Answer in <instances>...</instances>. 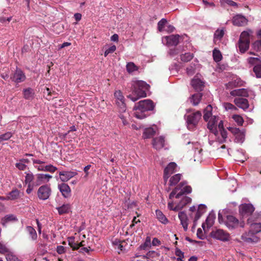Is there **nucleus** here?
Returning <instances> with one entry per match:
<instances>
[{"label": "nucleus", "mask_w": 261, "mask_h": 261, "mask_svg": "<svg viewBox=\"0 0 261 261\" xmlns=\"http://www.w3.org/2000/svg\"><path fill=\"white\" fill-rule=\"evenodd\" d=\"M77 174L74 171H61L59 172L61 180L63 181H66Z\"/></svg>", "instance_id": "nucleus-24"}, {"label": "nucleus", "mask_w": 261, "mask_h": 261, "mask_svg": "<svg viewBox=\"0 0 261 261\" xmlns=\"http://www.w3.org/2000/svg\"><path fill=\"white\" fill-rule=\"evenodd\" d=\"M256 234V233L249 230L248 233L242 234L241 239L244 242L248 243H255L258 242L259 240V238L255 235Z\"/></svg>", "instance_id": "nucleus-14"}, {"label": "nucleus", "mask_w": 261, "mask_h": 261, "mask_svg": "<svg viewBox=\"0 0 261 261\" xmlns=\"http://www.w3.org/2000/svg\"><path fill=\"white\" fill-rule=\"evenodd\" d=\"M211 235L212 238L223 242L228 241L230 240L229 234L223 229H216L213 230Z\"/></svg>", "instance_id": "nucleus-9"}, {"label": "nucleus", "mask_w": 261, "mask_h": 261, "mask_svg": "<svg viewBox=\"0 0 261 261\" xmlns=\"http://www.w3.org/2000/svg\"><path fill=\"white\" fill-rule=\"evenodd\" d=\"M253 49L258 52H261V40H257L252 44Z\"/></svg>", "instance_id": "nucleus-55"}, {"label": "nucleus", "mask_w": 261, "mask_h": 261, "mask_svg": "<svg viewBox=\"0 0 261 261\" xmlns=\"http://www.w3.org/2000/svg\"><path fill=\"white\" fill-rule=\"evenodd\" d=\"M202 114L200 111H197L188 115H185L187 126L189 130H194L197 127L199 120L201 119Z\"/></svg>", "instance_id": "nucleus-3"}, {"label": "nucleus", "mask_w": 261, "mask_h": 261, "mask_svg": "<svg viewBox=\"0 0 261 261\" xmlns=\"http://www.w3.org/2000/svg\"><path fill=\"white\" fill-rule=\"evenodd\" d=\"M223 107L227 111L231 110H237V108L232 103L229 102H225L223 103Z\"/></svg>", "instance_id": "nucleus-61"}, {"label": "nucleus", "mask_w": 261, "mask_h": 261, "mask_svg": "<svg viewBox=\"0 0 261 261\" xmlns=\"http://www.w3.org/2000/svg\"><path fill=\"white\" fill-rule=\"evenodd\" d=\"M234 102L235 105L239 108L243 109V110H246L249 107L248 101L246 98H236L234 99Z\"/></svg>", "instance_id": "nucleus-20"}, {"label": "nucleus", "mask_w": 261, "mask_h": 261, "mask_svg": "<svg viewBox=\"0 0 261 261\" xmlns=\"http://www.w3.org/2000/svg\"><path fill=\"white\" fill-rule=\"evenodd\" d=\"M204 83L200 79L197 77V76L191 81V85L197 91H201L203 90L204 87Z\"/></svg>", "instance_id": "nucleus-21"}, {"label": "nucleus", "mask_w": 261, "mask_h": 261, "mask_svg": "<svg viewBox=\"0 0 261 261\" xmlns=\"http://www.w3.org/2000/svg\"><path fill=\"white\" fill-rule=\"evenodd\" d=\"M26 231L29 233L32 240L35 241L37 239V234L36 230L32 226H28L26 227Z\"/></svg>", "instance_id": "nucleus-39"}, {"label": "nucleus", "mask_w": 261, "mask_h": 261, "mask_svg": "<svg viewBox=\"0 0 261 261\" xmlns=\"http://www.w3.org/2000/svg\"><path fill=\"white\" fill-rule=\"evenodd\" d=\"M0 253H9V249L6 246V245L0 242Z\"/></svg>", "instance_id": "nucleus-63"}, {"label": "nucleus", "mask_w": 261, "mask_h": 261, "mask_svg": "<svg viewBox=\"0 0 261 261\" xmlns=\"http://www.w3.org/2000/svg\"><path fill=\"white\" fill-rule=\"evenodd\" d=\"M12 137V133L10 132H8L4 134L0 135V143L4 141L8 140Z\"/></svg>", "instance_id": "nucleus-51"}, {"label": "nucleus", "mask_w": 261, "mask_h": 261, "mask_svg": "<svg viewBox=\"0 0 261 261\" xmlns=\"http://www.w3.org/2000/svg\"><path fill=\"white\" fill-rule=\"evenodd\" d=\"M70 205L69 204H63L61 206L57 207L59 215H64L68 214L70 211Z\"/></svg>", "instance_id": "nucleus-34"}, {"label": "nucleus", "mask_w": 261, "mask_h": 261, "mask_svg": "<svg viewBox=\"0 0 261 261\" xmlns=\"http://www.w3.org/2000/svg\"><path fill=\"white\" fill-rule=\"evenodd\" d=\"M186 184L185 181L180 182L171 192L169 198L172 199L175 196L176 198L178 199L184 194L191 193L192 188L190 186H185Z\"/></svg>", "instance_id": "nucleus-4"}, {"label": "nucleus", "mask_w": 261, "mask_h": 261, "mask_svg": "<svg viewBox=\"0 0 261 261\" xmlns=\"http://www.w3.org/2000/svg\"><path fill=\"white\" fill-rule=\"evenodd\" d=\"M244 82L240 78H237L226 84L227 89H232L234 87H241L244 85Z\"/></svg>", "instance_id": "nucleus-25"}, {"label": "nucleus", "mask_w": 261, "mask_h": 261, "mask_svg": "<svg viewBox=\"0 0 261 261\" xmlns=\"http://www.w3.org/2000/svg\"><path fill=\"white\" fill-rule=\"evenodd\" d=\"M195 72V65L191 64L187 68V73L189 75H192Z\"/></svg>", "instance_id": "nucleus-60"}, {"label": "nucleus", "mask_w": 261, "mask_h": 261, "mask_svg": "<svg viewBox=\"0 0 261 261\" xmlns=\"http://www.w3.org/2000/svg\"><path fill=\"white\" fill-rule=\"evenodd\" d=\"M250 42L239 40L238 48L241 53H244L249 47Z\"/></svg>", "instance_id": "nucleus-37"}, {"label": "nucleus", "mask_w": 261, "mask_h": 261, "mask_svg": "<svg viewBox=\"0 0 261 261\" xmlns=\"http://www.w3.org/2000/svg\"><path fill=\"white\" fill-rule=\"evenodd\" d=\"M20 197V191L15 189L8 194V199L10 200H15Z\"/></svg>", "instance_id": "nucleus-43"}, {"label": "nucleus", "mask_w": 261, "mask_h": 261, "mask_svg": "<svg viewBox=\"0 0 261 261\" xmlns=\"http://www.w3.org/2000/svg\"><path fill=\"white\" fill-rule=\"evenodd\" d=\"M69 245L72 248L73 250H77L79 249V245L78 243L74 242V237H71L68 238Z\"/></svg>", "instance_id": "nucleus-47"}, {"label": "nucleus", "mask_w": 261, "mask_h": 261, "mask_svg": "<svg viewBox=\"0 0 261 261\" xmlns=\"http://www.w3.org/2000/svg\"><path fill=\"white\" fill-rule=\"evenodd\" d=\"M24 73L19 68H16L15 72L12 74L10 79L15 83H19L23 82L25 80Z\"/></svg>", "instance_id": "nucleus-16"}, {"label": "nucleus", "mask_w": 261, "mask_h": 261, "mask_svg": "<svg viewBox=\"0 0 261 261\" xmlns=\"http://www.w3.org/2000/svg\"><path fill=\"white\" fill-rule=\"evenodd\" d=\"M126 67L127 72L129 73H132L138 70L137 66L133 62L128 63Z\"/></svg>", "instance_id": "nucleus-48"}, {"label": "nucleus", "mask_w": 261, "mask_h": 261, "mask_svg": "<svg viewBox=\"0 0 261 261\" xmlns=\"http://www.w3.org/2000/svg\"><path fill=\"white\" fill-rule=\"evenodd\" d=\"M112 244L114 246L117 247V248L121 251L124 249L123 245L121 244V241L118 239H115L112 241Z\"/></svg>", "instance_id": "nucleus-58"}, {"label": "nucleus", "mask_w": 261, "mask_h": 261, "mask_svg": "<svg viewBox=\"0 0 261 261\" xmlns=\"http://www.w3.org/2000/svg\"><path fill=\"white\" fill-rule=\"evenodd\" d=\"M7 261H22L17 256L12 253H8L6 255Z\"/></svg>", "instance_id": "nucleus-49"}, {"label": "nucleus", "mask_w": 261, "mask_h": 261, "mask_svg": "<svg viewBox=\"0 0 261 261\" xmlns=\"http://www.w3.org/2000/svg\"><path fill=\"white\" fill-rule=\"evenodd\" d=\"M232 118L234 121L238 124V125L241 126L244 122L243 118L239 115H233Z\"/></svg>", "instance_id": "nucleus-53"}, {"label": "nucleus", "mask_w": 261, "mask_h": 261, "mask_svg": "<svg viewBox=\"0 0 261 261\" xmlns=\"http://www.w3.org/2000/svg\"><path fill=\"white\" fill-rule=\"evenodd\" d=\"M247 224H250V231L256 233L261 231L260 223H252L250 218H249L247 220Z\"/></svg>", "instance_id": "nucleus-27"}, {"label": "nucleus", "mask_w": 261, "mask_h": 261, "mask_svg": "<svg viewBox=\"0 0 261 261\" xmlns=\"http://www.w3.org/2000/svg\"><path fill=\"white\" fill-rule=\"evenodd\" d=\"M212 107L211 105H208L204 110L203 119L205 121H208L210 119L212 116Z\"/></svg>", "instance_id": "nucleus-35"}, {"label": "nucleus", "mask_w": 261, "mask_h": 261, "mask_svg": "<svg viewBox=\"0 0 261 261\" xmlns=\"http://www.w3.org/2000/svg\"><path fill=\"white\" fill-rule=\"evenodd\" d=\"M154 107V105L152 100L144 99L136 103L133 109L136 111L135 115L137 118L143 119L148 115L146 113L152 110Z\"/></svg>", "instance_id": "nucleus-2"}, {"label": "nucleus", "mask_w": 261, "mask_h": 261, "mask_svg": "<svg viewBox=\"0 0 261 261\" xmlns=\"http://www.w3.org/2000/svg\"><path fill=\"white\" fill-rule=\"evenodd\" d=\"M38 171H44V172H49L50 173H54L57 170V168L55 166H54L52 165H48L45 166H38L35 167Z\"/></svg>", "instance_id": "nucleus-29"}, {"label": "nucleus", "mask_w": 261, "mask_h": 261, "mask_svg": "<svg viewBox=\"0 0 261 261\" xmlns=\"http://www.w3.org/2000/svg\"><path fill=\"white\" fill-rule=\"evenodd\" d=\"M219 130V135L217 136H215V140L219 143H223L226 142L227 138V133L224 128L223 121L220 120L218 125Z\"/></svg>", "instance_id": "nucleus-11"}, {"label": "nucleus", "mask_w": 261, "mask_h": 261, "mask_svg": "<svg viewBox=\"0 0 261 261\" xmlns=\"http://www.w3.org/2000/svg\"><path fill=\"white\" fill-rule=\"evenodd\" d=\"M176 167L177 165L175 163L171 162L165 168L163 177L165 182L167 181V180L170 175L176 171Z\"/></svg>", "instance_id": "nucleus-15"}, {"label": "nucleus", "mask_w": 261, "mask_h": 261, "mask_svg": "<svg viewBox=\"0 0 261 261\" xmlns=\"http://www.w3.org/2000/svg\"><path fill=\"white\" fill-rule=\"evenodd\" d=\"M181 174L178 173L172 176L169 180V186H173L176 185L180 180Z\"/></svg>", "instance_id": "nucleus-42"}, {"label": "nucleus", "mask_w": 261, "mask_h": 261, "mask_svg": "<svg viewBox=\"0 0 261 261\" xmlns=\"http://www.w3.org/2000/svg\"><path fill=\"white\" fill-rule=\"evenodd\" d=\"M149 88V85L143 81H133L132 82V94L129 95L128 97L135 102L141 97H146Z\"/></svg>", "instance_id": "nucleus-1"}, {"label": "nucleus", "mask_w": 261, "mask_h": 261, "mask_svg": "<svg viewBox=\"0 0 261 261\" xmlns=\"http://www.w3.org/2000/svg\"><path fill=\"white\" fill-rule=\"evenodd\" d=\"M23 97L25 99L31 100L34 97V92L31 88L24 89L23 90Z\"/></svg>", "instance_id": "nucleus-36"}, {"label": "nucleus", "mask_w": 261, "mask_h": 261, "mask_svg": "<svg viewBox=\"0 0 261 261\" xmlns=\"http://www.w3.org/2000/svg\"><path fill=\"white\" fill-rule=\"evenodd\" d=\"M254 207L250 203L242 204L239 206V213L242 219L250 216L254 211Z\"/></svg>", "instance_id": "nucleus-8"}, {"label": "nucleus", "mask_w": 261, "mask_h": 261, "mask_svg": "<svg viewBox=\"0 0 261 261\" xmlns=\"http://www.w3.org/2000/svg\"><path fill=\"white\" fill-rule=\"evenodd\" d=\"M224 35V31L223 29H217L214 35V41L215 43H217V41H220L221 39L222 38Z\"/></svg>", "instance_id": "nucleus-38"}, {"label": "nucleus", "mask_w": 261, "mask_h": 261, "mask_svg": "<svg viewBox=\"0 0 261 261\" xmlns=\"http://www.w3.org/2000/svg\"><path fill=\"white\" fill-rule=\"evenodd\" d=\"M251 33V31H243L240 35V41L250 42V34Z\"/></svg>", "instance_id": "nucleus-44"}, {"label": "nucleus", "mask_w": 261, "mask_h": 261, "mask_svg": "<svg viewBox=\"0 0 261 261\" xmlns=\"http://www.w3.org/2000/svg\"><path fill=\"white\" fill-rule=\"evenodd\" d=\"M224 224L229 230H233L239 227L243 228L245 222L243 220L239 221L237 218L232 215H228L225 218Z\"/></svg>", "instance_id": "nucleus-5"}, {"label": "nucleus", "mask_w": 261, "mask_h": 261, "mask_svg": "<svg viewBox=\"0 0 261 261\" xmlns=\"http://www.w3.org/2000/svg\"><path fill=\"white\" fill-rule=\"evenodd\" d=\"M247 62L250 66H259L261 64V60L259 57H249L247 59Z\"/></svg>", "instance_id": "nucleus-40"}, {"label": "nucleus", "mask_w": 261, "mask_h": 261, "mask_svg": "<svg viewBox=\"0 0 261 261\" xmlns=\"http://www.w3.org/2000/svg\"><path fill=\"white\" fill-rule=\"evenodd\" d=\"M116 105L119 109L120 112H124L126 110V106L124 103V100L116 101Z\"/></svg>", "instance_id": "nucleus-54"}, {"label": "nucleus", "mask_w": 261, "mask_h": 261, "mask_svg": "<svg viewBox=\"0 0 261 261\" xmlns=\"http://www.w3.org/2000/svg\"><path fill=\"white\" fill-rule=\"evenodd\" d=\"M218 120V117L213 116L207 121V128L215 135V136H217L219 135V131L217 129V123Z\"/></svg>", "instance_id": "nucleus-12"}, {"label": "nucleus", "mask_w": 261, "mask_h": 261, "mask_svg": "<svg viewBox=\"0 0 261 261\" xmlns=\"http://www.w3.org/2000/svg\"><path fill=\"white\" fill-rule=\"evenodd\" d=\"M36 180L35 185L36 187L43 184L47 182L52 178L53 176L48 174L38 173L35 175Z\"/></svg>", "instance_id": "nucleus-17"}, {"label": "nucleus", "mask_w": 261, "mask_h": 261, "mask_svg": "<svg viewBox=\"0 0 261 261\" xmlns=\"http://www.w3.org/2000/svg\"><path fill=\"white\" fill-rule=\"evenodd\" d=\"M167 20L165 18H162L161 20H160L158 23V29L159 31L162 32L164 30V28L165 26V24L167 23Z\"/></svg>", "instance_id": "nucleus-50"}, {"label": "nucleus", "mask_w": 261, "mask_h": 261, "mask_svg": "<svg viewBox=\"0 0 261 261\" xmlns=\"http://www.w3.org/2000/svg\"><path fill=\"white\" fill-rule=\"evenodd\" d=\"M192 199L188 196H184L181 199L180 201L175 206V210L182 209L186 205L190 203Z\"/></svg>", "instance_id": "nucleus-31"}, {"label": "nucleus", "mask_w": 261, "mask_h": 261, "mask_svg": "<svg viewBox=\"0 0 261 261\" xmlns=\"http://www.w3.org/2000/svg\"><path fill=\"white\" fill-rule=\"evenodd\" d=\"M151 239L149 237L146 238L144 244L140 246V248L142 250H145L147 247L150 246Z\"/></svg>", "instance_id": "nucleus-56"}, {"label": "nucleus", "mask_w": 261, "mask_h": 261, "mask_svg": "<svg viewBox=\"0 0 261 261\" xmlns=\"http://www.w3.org/2000/svg\"><path fill=\"white\" fill-rule=\"evenodd\" d=\"M230 94L232 96L248 97V90L247 89L242 88L232 90Z\"/></svg>", "instance_id": "nucleus-26"}, {"label": "nucleus", "mask_w": 261, "mask_h": 261, "mask_svg": "<svg viewBox=\"0 0 261 261\" xmlns=\"http://www.w3.org/2000/svg\"><path fill=\"white\" fill-rule=\"evenodd\" d=\"M58 189L64 198H68L71 196V189L67 184L65 183L59 184Z\"/></svg>", "instance_id": "nucleus-18"}, {"label": "nucleus", "mask_w": 261, "mask_h": 261, "mask_svg": "<svg viewBox=\"0 0 261 261\" xmlns=\"http://www.w3.org/2000/svg\"><path fill=\"white\" fill-rule=\"evenodd\" d=\"M51 193V189L49 185H44L41 186L37 190V197L41 200L48 199Z\"/></svg>", "instance_id": "nucleus-6"}, {"label": "nucleus", "mask_w": 261, "mask_h": 261, "mask_svg": "<svg viewBox=\"0 0 261 261\" xmlns=\"http://www.w3.org/2000/svg\"><path fill=\"white\" fill-rule=\"evenodd\" d=\"M178 216L184 230L187 231L188 226V218L186 213L184 211L179 212Z\"/></svg>", "instance_id": "nucleus-23"}, {"label": "nucleus", "mask_w": 261, "mask_h": 261, "mask_svg": "<svg viewBox=\"0 0 261 261\" xmlns=\"http://www.w3.org/2000/svg\"><path fill=\"white\" fill-rule=\"evenodd\" d=\"M156 253V252L154 251H148L145 255L140 256L136 255V256L137 257H141L142 258H146L147 259H148L149 258H152L155 256L154 254Z\"/></svg>", "instance_id": "nucleus-59"}, {"label": "nucleus", "mask_w": 261, "mask_h": 261, "mask_svg": "<svg viewBox=\"0 0 261 261\" xmlns=\"http://www.w3.org/2000/svg\"><path fill=\"white\" fill-rule=\"evenodd\" d=\"M202 96V93L199 92L192 95L189 98L190 102L194 106L198 105L201 100Z\"/></svg>", "instance_id": "nucleus-33"}, {"label": "nucleus", "mask_w": 261, "mask_h": 261, "mask_svg": "<svg viewBox=\"0 0 261 261\" xmlns=\"http://www.w3.org/2000/svg\"><path fill=\"white\" fill-rule=\"evenodd\" d=\"M253 71L257 78H261V64L254 67Z\"/></svg>", "instance_id": "nucleus-57"}, {"label": "nucleus", "mask_w": 261, "mask_h": 261, "mask_svg": "<svg viewBox=\"0 0 261 261\" xmlns=\"http://www.w3.org/2000/svg\"><path fill=\"white\" fill-rule=\"evenodd\" d=\"M114 96L116 99V101L124 100V97L120 91H116L114 93Z\"/></svg>", "instance_id": "nucleus-62"}, {"label": "nucleus", "mask_w": 261, "mask_h": 261, "mask_svg": "<svg viewBox=\"0 0 261 261\" xmlns=\"http://www.w3.org/2000/svg\"><path fill=\"white\" fill-rule=\"evenodd\" d=\"M245 139V134L243 132L240 131L239 133H238L236 135V140L237 142L238 143H242Z\"/></svg>", "instance_id": "nucleus-52"}, {"label": "nucleus", "mask_w": 261, "mask_h": 261, "mask_svg": "<svg viewBox=\"0 0 261 261\" xmlns=\"http://www.w3.org/2000/svg\"><path fill=\"white\" fill-rule=\"evenodd\" d=\"M206 206L204 204H200L199 205L195 216V222L197 221L201 216L206 212Z\"/></svg>", "instance_id": "nucleus-30"}, {"label": "nucleus", "mask_w": 261, "mask_h": 261, "mask_svg": "<svg viewBox=\"0 0 261 261\" xmlns=\"http://www.w3.org/2000/svg\"><path fill=\"white\" fill-rule=\"evenodd\" d=\"M194 57L193 54L186 53L180 55V60L184 62H188L191 61Z\"/></svg>", "instance_id": "nucleus-45"}, {"label": "nucleus", "mask_w": 261, "mask_h": 261, "mask_svg": "<svg viewBox=\"0 0 261 261\" xmlns=\"http://www.w3.org/2000/svg\"><path fill=\"white\" fill-rule=\"evenodd\" d=\"M184 37L179 35H172L169 36L164 37L162 41L166 42V45L168 46H176L181 40H183Z\"/></svg>", "instance_id": "nucleus-10"}, {"label": "nucleus", "mask_w": 261, "mask_h": 261, "mask_svg": "<svg viewBox=\"0 0 261 261\" xmlns=\"http://www.w3.org/2000/svg\"><path fill=\"white\" fill-rule=\"evenodd\" d=\"M24 173L25 174L24 184L27 185L26 193L28 194H30L33 191L34 187H36L35 185V181H34L36 176L31 171L25 172Z\"/></svg>", "instance_id": "nucleus-7"}, {"label": "nucleus", "mask_w": 261, "mask_h": 261, "mask_svg": "<svg viewBox=\"0 0 261 261\" xmlns=\"http://www.w3.org/2000/svg\"><path fill=\"white\" fill-rule=\"evenodd\" d=\"M218 120V117L213 116L207 121V128L215 135V136H217L219 135V131L217 129V123Z\"/></svg>", "instance_id": "nucleus-13"}, {"label": "nucleus", "mask_w": 261, "mask_h": 261, "mask_svg": "<svg viewBox=\"0 0 261 261\" xmlns=\"http://www.w3.org/2000/svg\"><path fill=\"white\" fill-rule=\"evenodd\" d=\"M213 56L214 61L218 62L222 60V56L219 50L215 48L213 51Z\"/></svg>", "instance_id": "nucleus-46"}, {"label": "nucleus", "mask_w": 261, "mask_h": 261, "mask_svg": "<svg viewBox=\"0 0 261 261\" xmlns=\"http://www.w3.org/2000/svg\"><path fill=\"white\" fill-rule=\"evenodd\" d=\"M15 166L20 170H24L27 167V166L25 164L21 162L17 163L15 164Z\"/></svg>", "instance_id": "nucleus-64"}, {"label": "nucleus", "mask_w": 261, "mask_h": 261, "mask_svg": "<svg viewBox=\"0 0 261 261\" xmlns=\"http://www.w3.org/2000/svg\"><path fill=\"white\" fill-rule=\"evenodd\" d=\"M155 214L156 218L161 223L165 224L168 222V219L160 210H156Z\"/></svg>", "instance_id": "nucleus-41"}, {"label": "nucleus", "mask_w": 261, "mask_h": 261, "mask_svg": "<svg viewBox=\"0 0 261 261\" xmlns=\"http://www.w3.org/2000/svg\"><path fill=\"white\" fill-rule=\"evenodd\" d=\"M215 219V215L212 211L209 214L208 216L207 217L205 220V222L202 223V227L203 229H205V225H207V228L211 227L214 223Z\"/></svg>", "instance_id": "nucleus-28"}, {"label": "nucleus", "mask_w": 261, "mask_h": 261, "mask_svg": "<svg viewBox=\"0 0 261 261\" xmlns=\"http://www.w3.org/2000/svg\"><path fill=\"white\" fill-rule=\"evenodd\" d=\"M155 132L152 127L145 128L143 130L142 137L144 139L151 138L155 135Z\"/></svg>", "instance_id": "nucleus-32"}, {"label": "nucleus", "mask_w": 261, "mask_h": 261, "mask_svg": "<svg viewBox=\"0 0 261 261\" xmlns=\"http://www.w3.org/2000/svg\"><path fill=\"white\" fill-rule=\"evenodd\" d=\"M165 139L163 136L154 138L152 140V144L153 147L156 150H159L164 146Z\"/></svg>", "instance_id": "nucleus-22"}, {"label": "nucleus", "mask_w": 261, "mask_h": 261, "mask_svg": "<svg viewBox=\"0 0 261 261\" xmlns=\"http://www.w3.org/2000/svg\"><path fill=\"white\" fill-rule=\"evenodd\" d=\"M247 22V18L242 15H237L232 19L233 24L237 26H244Z\"/></svg>", "instance_id": "nucleus-19"}]
</instances>
